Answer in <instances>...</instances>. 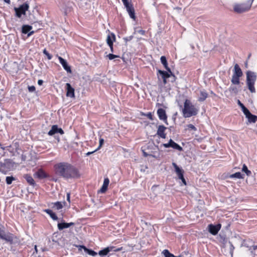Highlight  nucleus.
<instances>
[{"instance_id": "obj_1", "label": "nucleus", "mask_w": 257, "mask_h": 257, "mask_svg": "<svg viewBox=\"0 0 257 257\" xmlns=\"http://www.w3.org/2000/svg\"><path fill=\"white\" fill-rule=\"evenodd\" d=\"M56 174L65 179H74L80 177L78 170L67 162H61L54 166Z\"/></svg>"}, {"instance_id": "obj_2", "label": "nucleus", "mask_w": 257, "mask_h": 257, "mask_svg": "<svg viewBox=\"0 0 257 257\" xmlns=\"http://www.w3.org/2000/svg\"><path fill=\"white\" fill-rule=\"evenodd\" d=\"M198 109L188 99H186L182 109L183 115L185 118L195 116L198 114Z\"/></svg>"}, {"instance_id": "obj_3", "label": "nucleus", "mask_w": 257, "mask_h": 257, "mask_svg": "<svg viewBox=\"0 0 257 257\" xmlns=\"http://www.w3.org/2000/svg\"><path fill=\"white\" fill-rule=\"evenodd\" d=\"M256 79V75L254 72L250 71L246 72V84L251 93L255 92L254 85Z\"/></svg>"}, {"instance_id": "obj_4", "label": "nucleus", "mask_w": 257, "mask_h": 257, "mask_svg": "<svg viewBox=\"0 0 257 257\" xmlns=\"http://www.w3.org/2000/svg\"><path fill=\"white\" fill-rule=\"evenodd\" d=\"M254 0H250V2L247 4H236L234 6V11L238 13H241L248 11L252 5V3Z\"/></svg>"}, {"instance_id": "obj_5", "label": "nucleus", "mask_w": 257, "mask_h": 257, "mask_svg": "<svg viewBox=\"0 0 257 257\" xmlns=\"http://www.w3.org/2000/svg\"><path fill=\"white\" fill-rule=\"evenodd\" d=\"M29 8V5L27 3H24L21 5L19 8H14L15 11V15L17 17L20 18L22 15H26V12L28 10Z\"/></svg>"}, {"instance_id": "obj_6", "label": "nucleus", "mask_w": 257, "mask_h": 257, "mask_svg": "<svg viewBox=\"0 0 257 257\" xmlns=\"http://www.w3.org/2000/svg\"><path fill=\"white\" fill-rule=\"evenodd\" d=\"M172 165L175 169V171L178 176L179 179L181 180L183 184L185 185H186V182L184 178V171L181 168H179L175 163H173Z\"/></svg>"}, {"instance_id": "obj_7", "label": "nucleus", "mask_w": 257, "mask_h": 257, "mask_svg": "<svg viewBox=\"0 0 257 257\" xmlns=\"http://www.w3.org/2000/svg\"><path fill=\"white\" fill-rule=\"evenodd\" d=\"M163 146L166 148H172L174 149L182 151L183 150L182 148L174 142L172 139H170L168 143L164 144Z\"/></svg>"}, {"instance_id": "obj_8", "label": "nucleus", "mask_w": 257, "mask_h": 257, "mask_svg": "<svg viewBox=\"0 0 257 257\" xmlns=\"http://www.w3.org/2000/svg\"><path fill=\"white\" fill-rule=\"evenodd\" d=\"M208 230L212 235H216L221 228V225L218 224L217 225L209 224L208 226Z\"/></svg>"}, {"instance_id": "obj_9", "label": "nucleus", "mask_w": 257, "mask_h": 257, "mask_svg": "<svg viewBox=\"0 0 257 257\" xmlns=\"http://www.w3.org/2000/svg\"><path fill=\"white\" fill-rule=\"evenodd\" d=\"M35 178L43 179L49 177V175L42 169H39L34 174Z\"/></svg>"}, {"instance_id": "obj_10", "label": "nucleus", "mask_w": 257, "mask_h": 257, "mask_svg": "<svg viewBox=\"0 0 257 257\" xmlns=\"http://www.w3.org/2000/svg\"><path fill=\"white\" fill-rule=\"evenodd\" d=\"M157 114L160 119L163 120L167 123V116L165 110L163 108H159L157 110Z\"/></svg>"}, {"instance_id": "obj_11", "label": "nucleus", "mask_w": 257, "mask_h": 257, "mask_svg": "<svg viewBox=\"0 0 257 257\" xmlns=\"http://www.w3.org/2000/svg\"><path fill=\"white\" fill-rule=\"evenodd\" d=\"M66 89L67 90L66 96L71 98H74V89L71 86L70 83H67L66 84Z\"/></svg>"}, {"instance_id": "obj_12", "label": "nucleus", "mask_w": 257, "mask_h": 257, "mask_svg": "<svg viewBox=\"0 0 257 257\" xmlns=\"http://www.w3.org/2000/svg\"><path fill=\"white\" fill-rule=\"evenodd\" d=\"M58 59L60 64L62 65L63 68L69 73H71L70 67L68 65L67 61L61 57H59Z\"/></svg>"}, {"instance_id": "obj_13", "label": "nucleus", "mask_w": 257, "mask_h": 257, "mask_svg": "<svg viewBox=\"0 0 257 257\" xmlns=\"http://www.w3.org/2000/svg\"><path fill=\"white\" fill-rule=\"evenodd\" d=\"M166 128V127L163 125H159L158 128L157 134L161 138L165 139L166 137V134L165 133V131Z\"/></svg>"}, {"instance_id": "obj_14", "label": "nucleus", "mask_w": 257, "mask_h": 257, "mask_svg": "<svg viewBox=\"0 0 257 257\" xmlns=\"http://www.w3.org/2000/svg\"><path fill=\"white\" fill-rule=\"evenodd\" d=\"M114 248V247H113V246L107 247L104 248L103 249L100 250L98 252V254L100 256H104V255H107L108 254V253L110 251H111L113 250L115 251V250H119V249L113 250Z\"/></svg>"}, {"instance_id": "obj_15", "label": "nucleus", "mask_w": 257, "mask_h": 257, "mask_svg": "<svg viewBox=\"0 0 257 257\" xmlns=\"http://www.w3.org/2000/svg\"><path fill=\"white\" fill-rule=\"evenodd\" d=\"M249 123H255L257 121V116L252 114L249 111L244 114Z\"/></svg>"}, {"instance_id": "obj_16", "label": "nucleus", "mask_w": 257, "mask_h": 257, "mask_svg": "<svg viewBox=\"0 0 257 257\" xmlns=\"http://www.w3.org/2000/svg\"><path fill=\"white\" fill-rule=\"evenodd\" d=\"M74 223L73 222L70 223H66V222H62L59 223L57 225L58 228L59 230H62L64 228H68L72 225H74Z\"/></svg>"}, {"instance_id": "obj_17", "label": "nucleus", "mask_w": 257, "mask_h": 257, "mask_svg": "<svg viewBox=\"0 0 257 257\" xmlns=\"http://www.w3.org/2000/svg\"><path fill=\"white\" fill-rule=\"evenodd\" d=\"M242 72L237 64H236L234 67L233 75L234 76L241 77L242 76Z\"/></svg>"}, {"instance_id": "obj_18", "label": "nucleus", "mask_w": 257, "mask_h": 257, "mask_svg": "<svg viewBox=\"0 0 257 257\" xmlns=\"http://www.w3.org/2000/svg\"><path fill=\"white\" fill-rule=\"evenodd\" d=\"M23 177L30 185H31L32 186H35L36 185V183L34 180L30 175L25 174L24 175Z\"/></svg>"}, {"instance_id": "obj_19", "label": "nucleus", "mask_w": 257, "mask_h": 257, "mask_svg": "<svg viewBox=\"0 0 257 257\" xmlns=\"http://www.w3.org/2000/svg\"><path fill=\"white\" fill-rule=\"evenodd\" d=\"M158 73L161 75L162 78H168L171 76H172L174 78H175V75L172 73L171 74L169 71L166 72L165 71H162L159 70Z\"/></svg>"}, {"instance_id": "obj_20", "label": "nucleus", "mask_w": 257, "mask_h": 257, "mask_svg": "<svg viewBox=\"0 0 257 257\" xmlns=\"http://www.w3.org/2000/svg\"><path fill=\"white\" fill-rule=\"evenodd\" d=\"M160 60L162 64L164 65V67L165 68V69L168 71H169L171 74H172V72H171L170 68H169L168 66V63L166 57L164 56H161Z\"/></svg>"}, {"instance_id": "obj_21", "label": "nucleus", "mask_w": 257, "mask_h": 257, "mask_svg": "<svg viewBox=\"0 0 257 257\" xmlns=\"http://www.w3.org/2000/svg\"><path fill=\"white\" fill-rule=\"evenodd\" d=\"M65 202H61L57 201L52 203L53 206L52 207L54 209L60 210L63 208V206L65 205Z\"/></svg>"}, {"instance_id": "obj_22", "label": "nucleus", "mask_w": 257, "mask_h": 257, "mask_svg": "<svg viewBox=\"0 0 257 257\" xmlns=\"http://www.w3.org/2000/svg\"><path fill=\"white\" fill-rule=\"evenodd\" d=\"M115 40V36L113 33L108 35L106 39V42L108 45L113 44V41Z\"/></svg>"}, {"instance_id": "obj_23", "label": "nucleus", "mask_w": 257, "mask_h": 257, "mask_svg": "<svg viewBox=\"0 0 257 257\" xmlns=\"http://www.w3.org/2000/svg\"><path fill=\"white\" fill-rule=\"evenodd\" d=\"M126 11L127 13H128L130 17L134 19L135 20L136 16H135V10L133 7V5L130 6V7L126 8Z\"/></svg>"}, {"instance_id": "obj_24", "label": "nucleus", "mask_w": 257, "mask_h": 257, "mask_svg": "<svg viewBox=\"0 0 257 257\" xmlns=\"http://www.w3.org/2000/svg\"><path fill=\"white\" fill-rule=\"evenodd\" d=\"M44 211L49 214L53 220H57L58 219V217L57 216L56 214L53 212L52 210L47 209H45Z\"/></svg>"}, {"instance_id": "obj_25", "label": "nucleus", "mask_w": 257, "mask_h": 257, "mask_svg": "<svg viewBox=\"0 0 257 257\" xmlns=\"http://www.w3.org/2000/svg\"><path fill=\"white\" fill-rule=\"evenodd\" d=\"M208 96L207 93L204 90L200 91V96L198 98L199 101H203Z\"/></svg>"}, {"instance_id": "obj_26", "label": "nucleus", "mask_w": 257, "mask_h": 257, "mask_svg": "<svg viewBox=\"0 0 257 257\" xmlns=\"http://www.w3.org/2000/svg\"><path fill=\"white\" fill-rule=\"evenodd\" d=\"M58 127L57 125H53L52 126L51 129L49 131L48 134L49 136H53L54 134L58 133Z\"/></svg>"}, {"instance_id": "obj_27", "label": "nucleus", "mask_w": 257, "mask_h": 257, "mask_svg": "<svg viewBox=\"0 0 257 257\" xmlns=\"http://www.w3.org/2000/svg\"><path fill=\"white\" fill-rule=\"evenodd\" d=\"M81 247L83 248L84 250L90 255L94 256L97 254V253L96 252L91 249H88L83 245L81 246Z\"/></svg>"}, {"instance_id": "obj_28", "label": "nucleus", "mask_w": 257, "mask_h": 257, "mask_svg": "<svg viewBox=\"0 0 257 257\" xmlns=\"http://www.w3.org/2000/svg\"><path fill=\"white\" fill-rule=\"evenodd\" d=\"M32 29V26L29 25H24L22 27V31L24 34H28Z\"/></svg>"}, {"instance_id": "obj_29", "label": "nucleus", "mask_w": 257, "mask_h": 257, "mask_svg": "<svg viewBox=\"0 0 257 257\" xmlns=\"http://www.w3.org/2000/svg\"><path fill=\"white\" fill-rule=\"evenodd\" d=\"M240 77L232 75L231 82L232 84L238 85L240 83L239 78Z\"/></svg>"}, {"instance_id": "obj_30", "label": "nucleus", "mask_w": 257, "mask_h": 257, "mask_svg": "<svg viewBox=\"0 0 257 257\" xmlns=\"http://www.w3.org/2000/svg\"><path fill=\"white\" fill-rule=\"evenodd\" d=\"M229 177L230 178H235L238 179H242L243 178V175L241 174L240 172H236L234 174L229 175Z\"/></svg>"}, {"instance_id": "obj_31", "label": "nucleus", "mask_w": 257, "mask_h": 257, "mask_svg": "<svg viewBox=\"0 0 257 257\" xmlns=\"http://www.w3.org/2000/svg\"><path fill=\"white\" fill-rule=\"evenodd\" d=\"M237 103L241 107V110L244 114L249 111L248 109L246 108L245 106L239 100L237 101Z\"/></svg>"}, {"instance_id": "obj_32", "label": "nucleus", "mask_w": 257, "mask_h": 257, "mask_svg": "<svg viewBox=\"0 0 257 257\" xmlns=\"http://www.w3.org/2000/svg\"><path fill=\"white\" fill-rule=\"evenodd\" d=\"M242 171L244 172L248 176L251 175V171L248 170L247 166L245 164H243L242 166Z\"/></svg>"}, {"instance_id": "obj_33", "label": "nucleus", "mask_w": 257, "mask_h": 257, "mask_svg": "<svg viewBox=\"0 0 257 257\" xmlns=\"http://www.w3.org/2000/svg\"><path fill=\"white\" fill-rule=\"evenodd\" d=\"M15 180V178L13 176H7L6 177V183L8 185H10L12 184L13 181Z\"/></svg>"}, {"instance_id": "obj_34", "label": "nucleus", "mask_w": 257, "mask_h": 257, "mask_svg": "<svg viewBox=\"0 0 257 257\" xmlns=\"http://www.w3.org/2000/svg\"><path fill=\"white\" fill-rule=\"evenodd\" d=\"M0 238L7 240V236L4 230L0 228Z\"/></svg>"}, {"instance_id": "obj_35", "label": "nucleus", "mask_w": 257, "mask_h": 257, "mask_svg": "<svg viewBox=\"0 0 257 257\" xmlns=\"http://www.w3.org/2000/svg\"><path fill=\"white\" fill-rule=\"evenodd\" d=\"M162 253L164 254L165 257H172V256H173V254L171 253L167 249L164 250Z\"/></svg>"}, {"instance_id": "obj_36", "label": "nucleus", "mask_w": 257, "mask_h": 257, "mask_svg": "<svg viewBox=\"0 0 257 257\" xmlns=\"http://www.w3.org/2000/svg\"><path fill=\"white\" fill-rule=\"evenodd\" d=\"M229 91L230 92H233V93H234L235 94H236L238 92V90L236 88V87H235V86H230V87L229 88Z\"/></svg>"}, {"instance_id": "obj_37", "label": "nucleus", "mask_w": 257, "mask_h": 257, "mask_svg": "<svg viewBox=\"0 0 257 257\" xmlns=\"http://www.w3.org/2000/svg\"><path fill=\"white\" fill-rule=\"evenodd\" d=\"M43 52L44 54L47 57L48 60H51L52 58V56L49 54V53L46 50V49L43 50Z\"/></svg>"}, {"instance_id": "obj_38", "label": "nucleus", "mask_w": 257, "mask_h": 257, "mask_svg": "<svg viewBox=\"0 0 257 257\" xmlns=\"http://www.w3.org/2000/svg\"><path fill=\"white\" fill-rule=\"evenodd\" d=\"M107 57L109 59V60H112L114 58H119V56L118 55H114V54H109L108 55H107Z\"/></svg>"}, {"instance_id": "obj_39", "label": "nucleus", "mask_w": 257, "mask_h": 257, "mask_svg": "<svg viewBox=\"0 0 257 257\" xmlns=\"http://www.w3.org/2000/svg\"><path fill=\"white\" fill-rule=\"evenodd\" d=\"M0 172L4 174H6L7 171L5 169V165H2L0 166Z\"/></svg>"}, {"instance_id": "obj_40", "label": "nucleus", "mask_w": 257, "mask_h": 257, "mask_svg": "<svg viewBox=\"0 0 257 257\" xmlns=\"http://www.w3.org/2000/svg\"><path fill=\"white\" fill-rule=\"evenodd\" d=\"M109 183V180L108 178H106L104 179L102 186L108 187Z\"/></svg>"}, {"instance_id": "obj_41", "label": "nucleus", "mask_w": 257, "mask_h": 257, "mask_svg": "<svg viewBox=\"0 0 257 257\" xmlns=\"http://www.w3.org/2000/svg\"><path fill=\"white\" fill-rule=\"evenodd\" d=\"M122 2L125 7V8L130 7V6H132V5L130 4L128 0H122Z\"/></svg>"}, {"instance_id": "obj_42", "label": "nucleus", "mask_w": 257, "mask_h": 257, "mask_svg": "<svg viewBox=\"0 0 257 257\" xmlns=\"http://www.w3.org/2000/svg\"><path fill=\"white\" fill-rule=\"evenodd\" d=\"M142 115H145V116H147L151 120H153V115H152V113L150 112L147 113V114H145V113H143L142 114Z\"/></svg>"}, {"instance_id": "obj_43", "label": "nucleus", "mask_w": 257, "mask_h": 257, "mask_svg": "<svg viewBox=\"0 0 257 257\" xmlns=\"http://www.w3.org/2000/svg\"><path fill=\"white\" fill-rule=\"evenodd\" d=\"M187 127H188V129L192 130L195 131H196L197 130V129L195 127V126L194 125H193L192 124H188L187 125Z\"/></svg>"}, {"instance_id": "obj_44", "label": "nucleus", "mask_w": 257, "mask_h": 257, "mask_svg": "<svg viewBox=\"0 0 257 257\" xmlns=\"http://www.w3.org/2000/svg\"><path fill=\"white\" fill-rule=\"evenodd\" d=\"M107 189V188L106 187L102 186L99 192L102 193H104L106 191Z\"/></svg>"}, {"instance_id": "obj_45", "label": "nucleus", "mask_w": 257, "mask_h": 257, "mask_svg": "<svg viewBox=\"0 0 257 257\" xmlns=\"http://www.w3.org/2000/svg\"><path fill=\"white\" fill-rule=\"evenodd\" d=\"M35 87L34 86H28V90L29 92H32L35 91Z\"/></svg>"}, {"instance_id": "obj_46", "label": "nucleus", "mask_w": 257, "mask_h": 257, "mask_svg": "<svg viewBox=\"0 0 257 257\" xmlns=\"http://www.w3.org/2000/svg\"><path fill=\"white\" fill-rule=\"evenodd\" d=\"M133 38V36H128V37H125V38H124V40L127 42L128 41H131Z\"/></svg>"}, {"instance_id": "obj_47", "label": "nucleus", "mask_w": 257, "mask_h": 257, "mask_svg": "<svg viewBox=\"0 0 257 257\" xmlns=\"http://www.w3.org/2000/svg\"><path fill=\"white\" fill-rule=\"evenodd\" d=\"M136 32L142 35H144L145 34V31L144 30H138V31H136L135 32V33H136Z\"/></svg>"}, {"instance_id": "obj_48", "label": "nucleus", "mask_w": 257, "mask_h": 257, "mask_svg": "<svg viewBox=\"0 0 257 257\" xmlns=\"http://www.w3.org/2000/svg\"><path fill=\"white\" fill-rule=\"evenodd\" d=\"M229 244H230V253L232 254L234 247L233 244H232V243L229 242Z\"/></svg>"}, {"instance_id": "obj_49", "label": "nucleus", "mask_w": 257, "mask_h": 257, "mask_svg": "<svg viewBox=\"0 0 257 257\" xmlns=\"http://www.w3.org/2000/svg\"><path fill=\"white\" fill-rule=\"evenodd\" d=\"M103 143H104V140L103 139H100L99 140V147H98V148L97 149V150H98L102 146Z\"/></svg>"}, {"instance_id": "obj_50", "label": "nucleus", "mask_w": 257, "mask_h": 257, "mask_svg": "<svg viewBox=\"0 0 257 257\" xmlns=\"http://www.w3.org/2000/svg\"><path fill=\"white\" fill-rule=\"evenodd\" d=\"M58 133H59L61 135H63L64 134V131H63V130L61 128H58Z\"/></svg>"}, {"instance_id": "obj_51", "label": "nucleus", "mask_w": 257, "mask_h": 257, "mask_svg": "<svg viewBox=\"0 0 257 257\" xmlns=\"http://www.w3.org/2000/svg\"><path fill=\"white\" fill-rule=\"evenodd\" d=\"M67 200L70 203V193H67Z\"/></svg>"}, {"instance_id": "obj_52", "label": "nucleus", "mask_w": 257, "mask_h": 257, "mask_svg": "<svg viewBox=\"0 0 257 257\" xmlns=\"http://www.w3.org/2000/svg\"><path fill=\"white\" fill-rule=\"evenodd\" d=\"M71 11V9L70 8H68L66 10H65V11H64V14L65 15H66L67 14V13L68 12H70Z\"/></svg>"}, {"instance_id": "obj_53", "label": "nucleus", "mask_w": 257, "mask_h": 257, "mask_svg": "<svg viewBox=\"0 0 257 257\" xmlns=\"http://www.w3.org/2000/svg\"><path fill=\"white\" fill-rule=\"evenodd\" d=\"M97 150V149H96L95 151H92V152H88V153H86V155L87 156H89L90 155V154H93L94 152H96V151Z\"/></svg>"}, {"instance_id": "obj_54", "label": "nucleus", "mask_w": 257, "mask_h": 257, "mask_svg": "<svg viewBox=\"0 0 257 257\" xmlns=\"http://www.w3.org/2000/svg\"><path fill=\"white\" fill-rule=\"evenodd\" d=\"M43 83V81L42 80H39L38 81V84L39 85H41Z\"/></svg>"}, {"instance_id": "obj_55", "label": "nucleus", "mask_w": 257, "mask_h": 257, "mask_svg": "<svg viewBox=\"0 0 257 257\" xmlns=\"http://www.w3.org/2000/svg\"><path fill=\"white\" fill-rule=\"evenodd\" d=\"M108 46L110 48V51L111 52H113V44H112L111 45H108Z\"/></svg>"}, {"instance_id": "obj_56", "label": "nucleus", "mask_w": 257, "mask_h": 257, "mask_svg": "<svg viewBox=\"0 0 257 257\" xmlns=\"http://www.w3.org/2000/svg\"><path fill=\"white\" fill-rule=\"evenodd\" d=\"M34 33V31H31V32H29V33H28V37H30V36H31Z\"/></svg>"}, {"instance_id": "obj_57", "label": "nucleus", "mask_w": 257, "mask_h": 257, "mask_svg": "<svg viewBox=\"0 0 257 257\" xmlns=\"http://www.w3.org/2000/svg\"><path fill=\"white\" fill-rule=\"evenodd\" d=\"M4 2L8 4H10L11 3L10 0H4Z\"/></svg>"}, {"instance_id": "obj_58", "label": "nucleus", "mask_w": 257, "mask_h": 257, "mask_svg": "<svg viewBox=\"0 0 257 257\" xmlns=\"http://www.w3.org/2000/svg\"><path fill=\"white\" fill-rule=\"evenodd\" d=\"M163 79V83L164 84L167 83V78H162Z\"/></svg>"}, {"instance_id": "obj_59", "label": "nucleus", "mask_w": 257, "mask_h": 257, "mask_svg": "<svg viewBox=\"0 0 257 257\" xmlns=\"http://www.w3.org/2000/svg\"><path fill=\"white\" fill-rule=\"evenodd\" d=\"M253 249L255 250L257 248V246L256 245H254L253 246Z\"/></svg>"}, {"instance_id": "obj_60", "label": "nucleus", "mask_w": 257, "mask_h": 257, "mask_svg": "<svg viewBox=\"0 0 257 257\" xmlns=\"http://www.w3.org/2000/svg\"><path fill=\"white\" fill-rule=\"evenodd\" d=\"M144 156H146V157L148 156L147 154V153H146L145 152H144Z\"/></svg>"}, {"instance_id": "obj_61", "label": "nucleus", "mask_w": 257, "mask_h": 257, "mask_svg": "<svg viewBox=\"0 0 257 257\" xmlns=\"http://www.w3.org/2000/svg\"><path fill=\"white\" fill-rule=\"evenodd\" d=\"M172 257H181V256H175L173 254V256H172Z\"/></svg>"}]
</instances>
